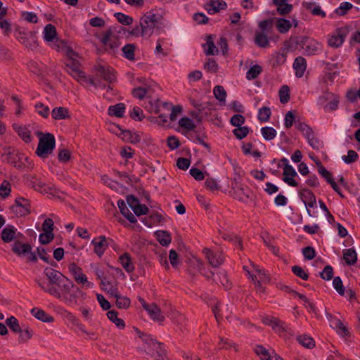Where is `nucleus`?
<instances>
[{
  "mask_svg": "<svg viewBox=\"0 0 360 360\" xmlns=\"http://www.w3.org/2000/svg\"><path fill=\"white\" fill-rule=\"evenodd\" d=\"M155 235L158 242L163 246H167L172 241L170 234L166 231H157Z\"/></svg>",
  "mask_w": 360,
  "mask_h": 360,
  "instance_id": "32",
  "label": "nucleus"
},
{
  "mask_svg": "<svg viewBox=\"0 0 360 360\" xmlns=\"http://www.w3.org/2000/svg\"><path fill=\"white\" fill-rule=\"evenodd\" d=\"M358 153L353 150H348L347 155H343L342 157V160L347 164L355 162L358 160Z\"/></svg>",
  "mask_w": 360,
  "mask_h": 360,
  "instance_id": "60",
  "label": "nucleus"
},
{
  "mask_svg": "<svg viewBox=\"0 0 360 360\" xmlns=\"http://www.w3.org/2000/svg\"><path fill=\"white\" fill-rule=\"evenodd\" d=\"M6 323L13 333H18L21 331L22 327L19 325L18 319L13 316L7 318Z\"/></svg>",
  "mask_w": 360,
  "mask_h": 360,
  "instance_id": "39",
  "label": "nucleus"
},
{
  "mask_svg": "<svg viewBox=\"0 0 360 360\" xmlns=\"http://www.w3.org/2000/svg\"><path fill=\"white\" fill-rule=\"evenodd\" d=\"M14 130L18 133L19 136L26 143L32 141L30 131L25 127L20 126L14 124L13 125Z\"/></svg>",
  "mask_w": 360,
  "mask_h": 360,
  "instance_id": "25",
  "label": "nucleus"
},
{
  "mask_svg": "<svg viewBox=\"0 0 360 360\" xmlns=\"http://www.w3.org/2000/svg\"><path fill=\"white\" fill-rule=\"evenodd\" d=\"M120 262L126 271L131 273L134 270V266L131 262V258L129 254L124 253L120 257Z\"/></svg>",
  "mask_w": 360,
  "mask_h": 360,
  "instance_id": "28",
  "label": "nucleus"
},
{
  "mask_svg": "<svg viewBox=\"0 0 360 360\" xmlns=\"http://www.w3.org/2000/svg\"><path fill=\"white\" fill-rule=\"evenodd\" d=\"M52 117L54 120H63L67 118L68 115V110L63 107L55 108L51 112Z\"/></svg>",
  "mask_w": 360,
  "mask_h": 360,
  "instance_id": "37",
  "label": "nucleus"
},
{
  "mask_svg": "<svg viewBox=\"0 0 360 360\" xmlns=\"http://www.w3.org/2000/svg\"><path fill=\"white\" fill-rule=\"evenodd\" d=\"M300 344L307 348H312L314 347L315 343L314 340L307 335H300L297 338Z\"/></svg>",
  "mask_w": 360,
  "mask_h": 360,
  "instance_id": "49",
  "label": "nucleus"
},
{
  "mask_svg": "<svg viewBox=\"0 0 360 360\" xmlns=\"http://www.w3.org/2000/svg\"><path fill=\"white\" fill-rule=\"evenodd\" d=\"M116 300V306L119 309H127L131 304L130 300L125 297L122 296L120 294L115 298Z\"/></svg>",
  "mask_w": 360,
  "mask_h": 360,
  "instance_id": "51",
  "label": "nucleus"
},
{
  "mask_svg": "<svg viewBox=\"0 0 360 360\" xmlns=\"http://www.w3.org/2000/svg\"><path fill=\"white\" fill-rule=\"evenodd\" d=\"M145 310L154 321H162L165 319L164 316L161 314L160 308L155 303L150 304Z\"/></svg>",
  "mask_w": 360,
  "mask_h": 360,
  "instance_id": "22",
  "label": "nucleus"
},
{
  "mask_svg": "<svg viewBox=\"0 0 360 360\" xmlns=\"http://www.w3.org/2000/svg\"><path fill=\"white\" fill-rule=\"evenodd\" d=\"M11 250L18 257L25 256L32 250V246L28 243L15 240L12 245Z\"/></svg>",
  "mask_w": 360,
  "mask_h": 360,
  "instance_id": "19",
  "label": "nucleus"
},
{
  "mask_svg": "<svg viewBox=\"0 0 360 360\" xmlns=\"http://www.w3.org/2000/svg\"><path fill=\"white\" fill-rule=\"evenodd\" d=\"M49 293L69 306L77 305L78 300L84 295L82 290L69 278L65 280L57 290H49Z\"/></svg>",
  "mask_w": 360,
  "mask_h": 360,
  "instance_id": "1",
  "label": "nucleus"
},
{
  "mask_svg": "<svg viewBox=\"0 0 360 360\" xmlns=\"http://www.w3.org/2000/svg\"><path fill=\"white\" fill-rule=\"evenodd\" d=\"M307 56L318 54L321 51V44L317 41L307 37H301L297 41Z\"/></svg>",
  "mask_w": 360,
  "mask_h": 360,
  "instance_id": "7",
  "label": "nucleus"
},
{
  "mask_svg": "<svg viewBox=\"0 0 360 360\" xmlns=\"http://www.w3.org/2000/svg\"><path fill=\"white\" fill-rule=\"evenodd\" d=\"M293 68L295 70V75L297 77H302L307 68V61L305 58L302 56H298L295 58Z\"/></svg>",
  "mask_w": 360,
  "mask_h": 360,
  "instance_id": "23",
  "label": "nucleus"
},
{
  "mask_svg": "<svg viewBox=\"0 0 360 360\" xmlns=\"http://www.w3.org/2000/svg\"><path fill=\"white\" fill-rule=\"evenodd\" d=\"M96 75L97 78L101 81L103 79L106 82V93L103 94V97L108 100H112L117 94V91L114 89V82L116 77L114 74L113 69L107 65L98 64L95 66Z\"/></svg>",
  "mask_w": 360,
  "mask_h": 360,
  "instance_id": "2",
  "label": "nucleus"
},
{
  "mask_svg": "<svg viewBox=\"0 0 360 360\" xmlns=\"http://www.w3.org/2000/svg\"><path fill=\"white\" fill-rule=\"evenodd\" d=\"M17 229L13 225H7L1 232V238L6 243L12 242L18 237Z\"/></svg>",
  "mask_w": 360,
  "mask_h": 360,
  "instance_id": "17",
  "label": "nucleus"
},
{
  "mask_svg": "<svg viewBox=\"0 0 360 360\" xmlns=\"http://www.w3.org/2000/svg\"><path fill=\"white\" fill-rule=\"evenodd\" d=\"M68 269L78 284H86V286L89 288L92 286L93 284L88 281L87 277L83 274L82 268L78 266L76 264L71 263L69 264Z\"/></svg>",
  "mask_w": 360,
  "mask_h": 360,
  "instance_id": "12",
  "label": "nucleus"
},
{
  "mask_svg": "<svg viewBox=\"0 0 360 360\" xmlns=\"http://www.w3.org/2000/svg\"><path fill=\"white\" fill-rule=\"evenodd\" d=\"M31 314L38 320H40L45 323H52L54 321V318L46 313L43 309L39 308H33L31 310Z\"/></svg>",
  "mask_w": 360,
  "mask_h": 360,
  "instance_id": "24",
  "label": "nucleus"
},
{
  "mask_svg": "<svg viewBox=\"0 0 360 360\" xmlns=\"http://www.w3.org/2000/svg\"><path fill=\"white\" fill-rule=\"evenodd\" d=\"M118 313L116 311L111 310L108 311L107 316L108 318L112 321L118 328H124L125 326L124 321L118 318Z\"/></svg>",
  "mask_w": 360,
  "mask_h": 360,
  "instance_id": "40",
  "label": "nucleus"
},
{
  "mask_svg": "<svg viewBox=\"0 0 360 360\" xmlns=\"http://www.w3.org/2000/svg\"><path fill=\"white\" fill-rule=\"evenodd\" d=\"M217 278L218 283L221 284L226 289H229L231 288V284L229 283L226 272L224 271H220L217 273Z\"/></svg>",
  "mask_w": 360,
  "mask_h": 360,
  "instance_id": "64",
  "label": "nucleus"
},
{
  "mask_svg": "<svg viewBox=\"0 0 360 360\" xmlns=\"http://www.w3.org/2000/svg\"><path fill=\"white\" fill-rule=\"evenodd\" d=\"M265 323L271 326L278 333H281L285 330V323L276 318L267 319Z\"/></svg>",
  "mask_w": 360,
  "mask_h": 360,
  "instance_id": "36",
  "label": "nucleus"
},
{
  "mask_svg": "<svg viewBox=\"0 0 360 360\" xmlns=\"http://www.w3.org/2000/svg\"><path fill=\"white\" fill-rule=\"evenodd\" d=\"M352 7H353V5L349 2H347V1L342 2L340 4L339 7L335 9V13L340 16H343Z\"/></svg>",
  "mask_w": 360,
  "mask_h": 360,
  "instance_id": "52",
  "label": "nucleus"
},
{
  "mask_svg": "<svg viewBox=\"0 0 360 360\" xmlns=\"http://www.w3.org/2000/svg\"><path fill=\"white\" fill-rule=\"evenodd\" d=\"M55 138L53 135L47 133L39 139L36 153L41 158H46L51 153L55 148Z\"/></svg>",
  "mask_w": 360,
  "mask_h": 360,
  "instance_id": "6",
  "label": "nucleus"
},
{
  "mask_svg": "<svg viewBox=\"0 0 360 360\" xmlns=\"http://www.w3.org/2000/svg\"><path fill=\"white\" fill-rule=\"evenodd\" d=\"M226 6V4L222 0H210V2L205 5V9L210 14L212 15L219 12L220 10L224 9Z\"/></svg>",
  "mask_w": 360,
  "mask_h": 360,
  "instance_id": "21",
  "label": "nucleus"
},
{
  "mask_svg": "<svg viewBox=\"0 0 360 360\" xmlns=\"http://www.w3.org/2000/svg\"><path fill=\"white\" fill-rule=\"evenodd\" d=\"M262 68L259 65H255L252 66L246 73V78L248 80H252L257 78L262 72Z\"/></svg>",
  "mask_w": 360,
  "mask_h": 360,
  "instance_id": "44",
  "label": "nucleus"
},
{
  "mask_svg": "<svg viewBox=\"0 0 360 360\" xmlns=\"http://www.w3.org/2000/svg\"><path fill=\"white\" fill-rule=\"evenodd\" d=\"M339 101H340L339 97L335 94L333 96V98H331L328 101V103L324 105L323 109L326 111H328V110L333 111L338 108V105H339Z\"/></svg>",
  "mask_w": 360,
  "mask_h": 360,
  "instance_id": "61",
  "label": "nucleus"
},
{
  "mask_svg": "<svg viewBox=\"0 0 360 360\" xmlns=\"http://www.w3.org/2000/svg\"><path fill=\"white\" fill-rule=\"evenodd\" d=\"M233 133L238 139L241 140L248 134L249 128L248 127H238L233 130Z\"/></svg>",
  "mask_w": 360,
  "mask_h": 360,
  "instance_id": "62",
  "label": "nucleus"
},
{
  "mask_svg": "<svg viewBox=\"0 0 360 360\" xmlns=\"http://www.w3.org/2000/svg\"><path fill=\"white\" fill-rule=\"evenodd\" d=\"M203 252L212 266L217 267L223 263L224 257L220 252H214L209 249H205Z\"/></svg>",
  "mask_w": 360,
  "mask_h": 360,
  "instance_id": "16",
  "label": "nucleus"
},
{
  "mask_svg": "<svg viewBox=\"0 0 360 360\" xmlns=\"http://www.w3.org/2000/svg\"><path fill=\"white\" fill-rule=\"evenodd\" d=\"M279 98L281 103H286L290 99V89L287 85H283L279 90Z\"/></svg>",
  "mask_w": 360,
  "mask_h": 360,
  "instance_id": "53",
  "label": "nucleus"
},
{
  "mask_svg": "<svg viewBox=\"0 0 360 360\" xmlns=\"http://www.w3.org/2000/svg\"><path fill=\"white\" fill-rule=\"evenodd\" d=\"M144 341L146 346L145 349L146 352L150 354L151 356L154 357L155 360L158 359V352L160 350L162 351V356L165 354V349L162 347V344L160 342H157L153 340L150 336L146 335H143V336H140Z\"/></svg>",
  "mask_w": 360,
  "mask_h": 360,
  "instance_id": "9",
  "label": "nucleus"
},
{
  "mask_svg": "<svg viewBox=\"0 0 360 360\" xmlns=\"http://www.w3.org/2000/svg\"><path fill=\"white\" fill-rule=\"evenodd\" d=\"M120 136L123 140L131 143H136L141 141V137L139 134L136 133H132L129 130L122 131Z\"/></svg>",
  "mask_w": 360,
  "mask_h": 360,
  "instance_id": "30",
  "label": "nucleus"
},
{
  "mask_svg": "<svg viewBox=\"0 0 360 360\" xmlns=\"http://www.w3.org/2000/svg\"><path fill=\"white\" fill-rule=\"evenodd\" d=\"M261 133L264 139L266 141H271L276 137V131L273 127H264L261 129Z\"/></svg>",
  "mask_w": 360,
  "mask_h": 360,
  "instance_id": "47",
  "label": "nucleus"
},
{
  "mask_svg": "<svg viewBox=\"0 0 360 360\" xmlns=\"http://www.w3.org/2000/svg\"><path fill=\"white\" fill-rule=\"evenodd\" d=\"M271 112L269 107H262L259 110L258 119L262 122L269 121Z\"/></svg>",
  "mask_w": 360,
  "mask_h": 360,
  "instance_id": "54",
  "label": "nucleus"
},
{
  "mask_svg": "<svg viewBox=\"0 0 360 360\" xmlns=\"http://www.w3.org/2000/svg\"><path fill=\"white\" fill-rule=\"evenodd\" d=\"M343 255L344 259L348 265H353L356 262L357 255L353 248L345 250Z\"/></svg>",
  "mask_w": 360,
  "mask_h": 360,
  "instance_id": "34",
  "label": "nucleus"
},
{
  "mask_svg": "<svg viewBox=\"0 0 360 360\" xmlns=\"http://www.w3.org/2000/svg\"><path fill=\"white\" fill-rule=\"evenodd\" d=\"M162 16L153 11L147 12L140 20L142 27L143 37H150L155 27L161 24Z\"/></svg>",
  "mask_w": 360,
  "mask_h": 360,
  "instance_id": "4",
  "label": "nucleus"
},
{
  "mask_svg": "<svg viewBox=\"0 0 360 360\" xmlns=\"http://www.w3.org/2000/svg\"><path fill=\"white\" fill-rule=\"evenodd\" d=\"M30 70L36 75H41L44 68V64L37 61H30L29 63Z\"/></svg>",
  "mask_w": 360,
  "mask_h": 360,
  "instance_id": "59",
  "label": "nucleus"
},
{
  "mask_svg": "<svg viewBox=\"0 0 360 360\" xmlns=\"http://www.w3.org/2000/svg\"><path fill=\"white\" fill-rule=\"evenodd\" d=\"M77 82L82 83V84H89L98 89H105L106 88L105 83H103L102 81H100L97 78L96 75H95L94 77L87 78L84 74V79L77 80Z\"/></svg>",
  "mask_w": 360,
  "mask_h": 360,
  "instance_id": "26",
  "label": "nucleus"
},
{
  "mask_svg": "<svg viewBox=\"0 0 360 360\" xmlns=\"http://www.w3.org/2000/svg\"><path fill=\"white\" fill-rule=\"evenodd\" d=\"M31 184L34 190H36L40 193L46 191L47 187H46L45 183L37 178H33L31 180Z\"/></svg>",
  "mask_w": 360,
  "mask_h": 360,
  "instance_id": "56",
  "label": "nucleus"
},
{
  "mask_svg": "<svg viewBox=\"0 0 360 360\" xmlns=\"http://www.w3.org/2000/svg\"><path fill=\"white\" fill-rule=\"evenodd\" d=\"M300 195L307 207L313 208L316 206V200L311 191L304 188L300 192Z\"/></svg>",
  "mask_w": 360,
  "mask_h": 360,
  "instance_id": "18",
  "label": "nucleus"
},
{
  "mask_svg": "<svg viewBox=\"0 0 360 360\" xmlns=\"http://www.w3.org/2000/svg\"><path fill=\"white\" fill-rule=\"evenodd\" d=\"M255 44L261 48H266L269 46V39L263 32H258L255 34Z\"/></svg>",
  "mask_w": 360,
  "mask_h": 360,
  "instance_id": "38",
  "label": "nucleus"
},
{
  "mask_svg": "<svg viewBox=\"0 0 360 360\" xmlns=\"http://www.w3.org/2000/svg\"><path fill=\"white\" fill-rule=\"evenodd\" d=\"M255 271L257 273V275H252L250 271H248V275L253 281H261L264 283L269 281L270 279L269 276L265 274L264 270L260 269L258 267H255Z\"/></svg>",
  "mask_w": 360,
  "mask_h": 360,
  "instance_id": "33",
  "label": "nucleus"
},
{
  "mask_svg": "<svg viewBox=\"0 0 360 360\" xmlns=\"http://www.w3.org/2000/svg\"><path fill=\"white\" fill-rule=\"evenodd\" d=\"M44 39L47 41H52L56 36V27L51 24L46 25L44 30Z\"/></svg>",
  "mask_w": 360,
  "mask_h": 360,
  "instance_id": "41",
  "label": "nucleus"
},
{
  "mask_svg": "<svg viewBox=\"0 0 360 360\" xmlns=\"http://www.w3.org/2000/svg\"><path fill=\"white\" fill-rule=\"evenodd\" d=\"M94 252L101 257L108 247V239L105 236H101L91 240Z\"/></svg>",
  "mask_w": 360,
  "mask_h": 360,
  "instance_id": "15",
  "label": "nucleus"
},
{
  "mask_svg": "<svg viewBox=\"0 0 360 360\" xmlns=\"http://www.w3.org/2000/svg\"><path fill=\"white\" fill-rule=\"evenodd\" d=\"M179 124L181 127L186 129L187 131H193L196 125L193 121L188 117H182L179 121Z\"/></svg>",
  "mask_w": 360,
  "mask_h": 360,
  "instance_id": "42",
  "label": "nucleus"
},
{
  "mask_svg": "<svg viewBox=\"0 0 360 360\" xmlns=\"http://www.w3.org/2000/svg\"><path fill=\"white\" fill-rule=\"evenodd\" d=\"M317 164V166H318V172L323 177L326 179V180L327 181V182L328 184H330L333 180H334L332 177V175L330 174V172L329 171H328L323 166V165L320 162H316Z\"/></svg>",
  "mask_w": 360,
  "mask_h": 360,
  "instance_id": "57",
  "label": "nucleus"
},
{
  "mask_svg": "<svg viewBox=\"0 0 360 360\" xmlns=\"http://www.w3.org/2000/svg\"><path fill=\"white\" fill-rule=\"evenodd\" d=\"M44 274L47 277L49 281L37 280V283L44 292L48 293L51 289L57 290L61 283L68 278L60 271L49 267L45 268Z\"/></svg>",
  "mask_w": 360,
  "mask_h": 360,
  "instance_id": "3",
  "label": "nucleus"
},
{
  "mask_svg": "<svg viewBox=\"0 0 360 360\" xmlns=\"http://www.w3.org/2000/svg\"><path fill=\"white\" fill-rule=\"evenodd\" d=\"M125 110V105L122 103L110 105L108 108V114L117 117H122Z\"/></svg>",
  "mask_w": 360,
  "mask_h": 360,
  "instance_id": "29",
  "label": "nucleus"
},
{
  "mask_svg": "<svg viewBox=\"0 0 360 360\" xmlns=\"http://www.w3.org/2000/svg\"><path fill=\"white\" fill-rule=\"evenodd\" d=\"M328 319L330 321V326L335 328L339 334L342 336L349 335L348 329L340 319L333 317L330 314L328 315Z\"/></svg>",
  "mask_w": 360,
  "mask_h": 360,
  "instance_id": "20",
  "label": "nucleus"
},
{
  "mask_svg": "<svg viewBox=\"0 0 360 360\" xmlns=\"http://www.w3.org/2000/svg\"><path fill=\"white\" fill-rule=\"evenodd\" d=\"M115 17L117 20V21L124 25H129L133 22V18L124 13L117 12L114 14Z\"/></svg>",
  "mask_w": 360,
  "mask_h": 360,
  "instance_id": "48",
  "label": "nucleus"
},
{
  "mask_svg": "<svg viewBox=\"0 0 360 360\" xmlns=\"http://www.w3.org/2000/svg\"><path fill=\"white\" fill-rule=\"evenodd\" d=\"M291 27L292 24L286 19L279 18L276 22V27L281 33L287 32Z\"/></svg>",
  "mask_w": 360,
  "mask_h": 360,
  "instance_id": "46",
  "label": "nucleus"
},
{
  "mask_svg": "<svg viewBox=\"0 0 360 360\" xmlns=\"http://www.w3.org/2000/svg\"><path fill=\"white\" fill-rule=\"evenodd\" d=\"M150 89L149 87H137L132 90V95L139 99H143L145 96L150 94Z\"/></svg>",
  "mask_w": 360,
  "mask_h": 360,
  "instance_id": "45",
  "label": "nucleus"
},
{
  "mask_svg": "<svg viewBox=\"0 0 360 360\" xmlns=\"http://www.w3.org/2000/svg\"><path fill=\"white\" fill-rule=\"evenodd\" d=\"M204 51L207 56H214L218 53V49L215 46L211 36H207L206 44L204 45Z\"/></svg>",
  "mask_w": 360,
  "mask_h": 360,
  "instance_id": "31",
  "label": "nucleus"
},
{
  "mask_svg": "<svg viewBox=\"0 0 360 360\" xmlns=\"http://www.w3.org/2000/svg\"><path fill=\"white\" fill-rule=\"evenodd\" d=\"M204 69L210 73H214L218 70L217 62L212 58H208L204 64Z\"/></svg>",
  "mask_w": 360,
  "mask_h": 360,
  "instance_id": "63",
  "label": "nucleus"
},
{
  "mask_svg": "<svg viewBox=\"0 0 360 360\" xmlns=\"http://www.w3.org/2000/svg\"><path fill=\"white\" fill-rule=\"evenodd\" d=\"M230 193L234 198L243 202H247L250 198V191L249 188L247 186H243L240 184L236 179H234L231 182Z\"/></svg>",
  "mask_w": 360,
  "mask_h": 360,
  "instance_id": "8",
  "label": "nucleus"
},
{
  "mask_svg": "<svg viewBox=\"0 0 360 360\" xmlns=\"http://www.w3.org/2000/svg\"><path fill=\"white\" fill-rule=\"evenodd\" d=\"M348 32L345 28L338 29L335 33L332 34L328 40V44L330 47L339 48L344 43Z\"/></svg>",
  "mask_w": 360,
  "mask_h": 360,
  "instance_id": "11",
  "label": "nucleus"
},
{
  "mask_svg": "<svg viewBox=\"0 0 360 360\" xmlns=\"http://www.w3.org/2000/svg\"><path fill=\"white\" fill-rule=\"evenodd\" d=\"M18 342L25 343L27 342L33 335V331L29 327L22 328L21 331L18 333Z\"/></svg>",
  "mask_w": 360,
  "mask_h": 360,
  "instance_id": "35",
  "label": "nucleus"
},
{
  "mask_svg": "<svg viewBox=\"0 0 360 360\" xmlns=\"http://www.w3.org/2000/svg\"><path fill=\"white\" fill-rule=\"evenodd\" d=\"M287 49H283L281 52L276 53L274 56V65H281L283 64L286 60Z\"/></svg>",
  "mask_w": 360,
  "mask_h": 360,
  "instance_id": "58",
  "label": "nucleus"
},
{
  "mask_svg": "<svg viewBox=\"0 0 360 360\" xmlns=\"http://www.w3.org/2000/svg\"><path fill=\"white\" fill-rule=\"evenodd\" d=\"M254 350L255 353L260 357L261 360H271V354L263 346L256 345Z\"/></svg>",
  "mask_w": 360,
  "mask_h": 360,
  "instance_id": "43",
  "label": "nucleus"
},
{
  "mask_svg": "<svg viewBox=\"0 0 360 360\" xmlns=\"http://www.w3.org/2000/svg\"><path fill=\"white\" fill-rule=\"evenodd\" d=\"M16 37L20 44L31 50L37 47L36 36L30 31L19 30L17 32Z\"/></svg>",
  "mask_w": 360,
  "mask_h": 360,
  "instance_id": "10",
  "label": "nucleus"
},
{
  "mask_svg": "<svg viewBox=\"0 0 360 360\" xmlns=\"http://www.w3.org/2000/svg\"><path fill=\"white\" fill-rule=\"evenodd\" d=\"M102 42L106 50L111 51L112 52H115L120 45L117 36L111 30L105 34L102 39Z\"/></svg>",
  "mask_w": 360,
  "mask_h": 360,
  "instance_id": "13",
  "label": "nucleus"
},
{
  "mask_svg": "<svg viewBox=\"0 0 360 360\" xmlns=\"http://www.w3.org/2000/svg\"><path fill=\"white\" fill-rule=\"evenodd\" d=\"M77 54L70 51L66 62V71L77 81L84 79V72L80 70V63L75 57Z\"/></svg>",
  "mask_w": 360,
  "mask_h": 360,
  "instance_id": "5",
  "label": "nucleus"
},
{
  "mask_svg": "<svg viewBox=\"0 0 360 360\" xmlns=\"http://www.w3.org/2000/svg\"><path fill=\"white\" fill-rule=\"evenodd\" d=\"M213 93L215 98L219 101H225L226 97V92L222 86L217 85L213 89Z\"/></svg>",
  "mask_w": 360,
  "mask_h": 360,
  "instance_id": "55",
  "label": "nucleus"
},
{
  "mask_svg": "<svg viewBox=\"0 0 360 360\" xmlns=\"http://www.w3.org/2000/svg\"><path fill=\"white\" fill-rule=\"evenodd\" d=\"M162 108L169 111L170 104L167 102H160L159 100H155L154 102H150L149 109L150 111L158 114L160 113Z\"/></svg>",
  "mask_w": 360,
  "mask_h": 360,
  "instance_id": "27",
  "label": "nucleus"
},
{
  "mask_svg": "<svg viewBox=\"0 0 360 360\" xmlns=\"http://www.w3.org/2000/svg\"><path fill=\"white\" fill-rule=\"evenodd\" d=\"M122 50L126 58L130 60H133L134 59L135 46L134 44H127L122 47Z\"/></svg>",
  "mask_w": 360,
  "mask_h": 360,
  "instance_id": "50",
  "label": "nucleus"
},
{
  "mask_svg": "<svg viewBox=\"0 0 360 360\" xmlns=\"http://www.w3.org/2000/svg\"><path fill=\"white\" fill-rule=\"evenodd\" d=\"M13 212L16 214L24 216L30 212V202L27 199L18 197L15 200V205L12 207Z\"/></svg>",
  "mask_w": 360,
  "mask_h": 360,
  "instance_id": "14",
  "label": "nucleus"
}]
</instances>
